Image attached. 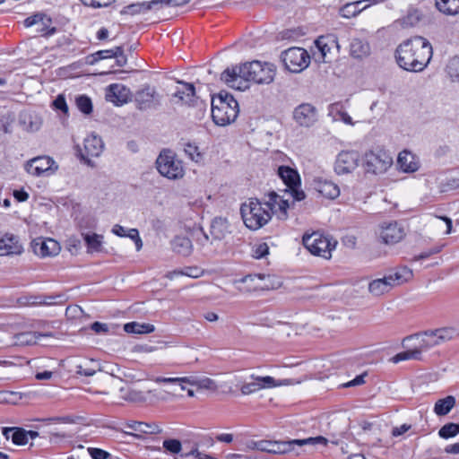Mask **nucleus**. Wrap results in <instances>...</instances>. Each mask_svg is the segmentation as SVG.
Masks as SVG:
<instances>
[{"label": "nucleus", "instance_id": "1", "mask_svg": "<svg viewBox=\"0 0 459 459\" xmlns=\"http://www.w3.org/2000/svg\"><path fill=\"white\" fill-rule=\"evenodd\" d=\"M276 67L271 63L253 61L232 68H227L221 75L229 87L245 91L248 82L257 84H270L275 77Z\"/></svg>", "mask_w": 459, "mask_h": 459}, {"label": "nucleus", "instance_id": "2", "mask_svg": "<svg viewBox=\"0 0 459 459\" xmlns=\"http://www.w3.org/2000/svg\"><path fill=\"white\" fill-rule=\"evenodd\" d=\"M433 55L429 41L416 36L403 41L395 50L399 66L409 72H421L429 65Z\"/></svg>", "mask_w": 459, "mask_h": 459}, {"label": "nucleus", "instance_id": "3", "mask_svg": "<svg viewBox=\"0 0 459 459\" xmlns=\"http://www.w3.org/2000/svg\"><path fill=\"white\" fill-rule=\"evenodd\" d=\"M238 115V104L232 95L221 92L212 100V117L218 126L234 122Z\"/></svg>", "mask_w": 459, "mask_h": 459}, {"label": "nucleus", "instance_id": "4", "mask_svg": "<svg viewBox=\"0 0 459 459\" xmlns=\"http://www.w3.org/2000/svg\"><path fill=\"white\" fill-rule=\"evenodd\" d=\"M240 213L244 224L252 230H256L264 226L270 220L271 215L256 198H249L240 207Z\"/></svg>", "mask_w": 459, "mask_h": 459}, {"label": "nucleus", "instance_id": "5", "mask_svg": "<svg viewBox=\"0 0 459 459\" xmlns=\"http://www.w3.org/2000/svg\"><path fill=\"white\" fill-rule=\"evenodd\" d=\"M156 169L162 177L169 180L181 179L185 176L183 161L168 149L161 151L157 157Z\"/></svg>", "mask_w": 459, "mask_h": 459}, {"label": "nucleus", "instance_id": "6", "mask_svg": "<svg viewBox=\"0 0 459 459\" xmlns=\"http://www.w3.org/2000/svg\"><path fill=\"white\" fill-rule=\"evenodd\" d=\"M304 247L314 255L330 259L332 251L337 245L336 240H333L328 236L316 231L311 234H304L302 238Z\"/></svg>", "mask_w": 459, "mask_h": 459}, {"label": "nucleus", "instance_id": "7", "mask_svg": "<svg viewBox=\"0 0 459 459\" xmlns=\"http://www.w3.org/2000/svg\"><path fill=\"white\" fill-rule=\"evenodd\" d=\"M393 164V157L383 149L367 152L363 157V167L366 173L381 175L385 173Z\"/></svg>", "mask_w": 459, "mask_h": 459}, {"label": "nucleus", "instance_id": "8", "mask_svg": "<svg viewBox=\"0 0 459 459\" xmlns=\"http://www.w3.org/2000/svg\"><path fill=\"white\" fill-rule=\"evenodd\" d=\"M58 168L56 160L48 155L30 159L24 165L26 172L37 178L53 176Z\"/></svg>", "mask_w": 459, "mask_h": 459}, {"label": "nucleus", "instance_id": "9", "mask_svg": "<svg viewBox=\"0 0 459 459\" xmlns=\"http://www.w3.org/2000/svg\"><path fill=\"white\" fill-rule=\"evenodd\" d=\"M285 67L291 73H300L310 64V56L302 48L293 47L281 53Z\"/></svg>", "mask_w": 459, "mask_h": 459}, {"label": "nucleus", "instance_id": "10", "mask_svg": "<svg viewBox=\"0 0 459 459\" xmlns=\"http://www.w3.org/2000/svg\"><path fill=\"white\" fill-rule=\"evenodd\" d=\"M359 153L357 151H342L334 162V171L338 175L351 173L359 166Z\"/></svg>", "mask_w": 459, "mask_h": 459}, {"label": "nucleus", "instance_id": "11", "mask_svg": "<svg viewBox=\"0 0 459 459\" xmlns=\"http://www.w3.org/2000/svg\"><path fill=\"white\" fill-rule=\"evenodd\" d=\"M250 379L252 381L244 383L240 387V392L243 395H249L262 389L273 388L280 385L270 376L259 377L251 375Z\"/></svg>", "mask_w": 459, "mask_h": 459}, {"label": "nucleus", "instance_id": "12", "mask_svg": "<svg viewBox=\"0 0 459 459\" xmlns=\"http://www.w3.org/2000/svg\"><path fill=\"white\" fill-rule=\"evenodd\" d=\"M31 247L34 254L40 257L55 256L61 250L59 243L50 238H37L33 239Z\"/></svg>", "mask_w": 459, "mask_h": 459}, {"label": "nucleus", "instance_id": "13", "mask_svg": "<svg viewBox=\"0 0 459 459\" xmlns=\"http://www.w3.org/2000/svg\"><path fill=\"white\" fill-rule=\"evenodd\" d=\"M23 252L19 238L12 233L0 232V256L18 255Z\"/></svg>", "mask_w": 459, "mask_h": 459}, {"label": "nucleus", "instance_id": "14", "mask_svg": "<svg viewBox=\"0 0 459 459\" xmlns=\"http://www.w3.org/2000/svg\"><path fill=\"white\" fill-rule=\"evenodd\" d=\"M380 238L387 245L400 242L405 236L404 229L396 221L383 223L379 232Z\"/></svg>", "mask_w": 459, "mask_h": 459}, {"label": "nucleus", "instance_id": "15", "mask_svg": "<svg viewBox=\"0 0 459 459\" xmlns=\"http://www.w3.org/2000/svg\"><path fill=\"white\" fill-rule=\"evenodd\" d=\"M319 55L315 54L316 61L326 63L333 48H339L337 38L334 35L321 36L315 41Z\"/></svg>", "mask_w": 459, "mask_h": 459}, {"label": "nucleus", "instance_id": "16", "mask_svg": "<svg viewBox=\"0 0 459 459\" xmlns=\"http://www.w3.org/2000/svg\"><path fill=\"white\" fill-rule=\"evenodd\" d=\"M294 442L293 440L290 441H269V440H261L258 442H255L253 445V448L266 452L270 454H286L292 450Z\"/></svg>", "mask_w": 459, "mask_h": 459}, {"label": "nucleus", "instance_id": "17", "mask_svg": "<svg viewBox=\"0 0 459 459\" xmlns=\"http://www.w3.org/2000/svg\"><path fill=\"white\" fill-rule=\"evenodd\" d=\"M158 97L159 95L154 88L145 85L136 91L134 100L139 109L146 110L152 108L158 102Z\"/></svg>", "mask_w": 459, "mask_h": 459}, {"label": "nucleus", "instance_id": "18", "mask_svg": "<svg viewBox=\"0 0 459 459\" xmlns=\"http://www.w3.org/2000/svg\"><path fill=\"white\" fill-rule=\"evenodd\" d=\"M103 142L101 138L94 134L87 135L83 142V152H82V159L90 163L89 157H99L103 151Z\"/></svg>", "mask_w": 459, "mask_h": 459}, {"label": "nucleus", "instance_id": "19", "mask_svg": "<svg viewBox=\"0 0 459 459\" xmlns=\"http://www.w3.org/2000/svg\"><path fill=\"white\" fill-rule=\"evenodd\" d=\"M262 204L266 208L268 213L271 216L273 213H277L280 212L281 216L286 217L289 203L275 192H270L265 199L262 202Z\"/></svg>", "mask_w": 459, "mask_h": 459}, {"label": "nucleus", "instance_id": "20", "mask_svg": "<svg viewBox=\"0 0 459 459\" xmlns=\"http://www.w3.org/2000/svg\"><path fill=\"white\" fill-rule=\"evenodd\" d=\"M294 119L302 126H310L316 121V108L308 103L299 105L294 110Z\"/></svg>", "mask_w": 459, "mask_h": 459}, {"label": "nucleus", "instance_id": "21", "mask_svg": "<svg viewBox=\"0 0 459 459\" xmlns=\"http://www.w3.org/2000/svg\"><path fill=\"white\" fill-rule=\"evenodd\" d=\"M179 87H178L174 97L182 104L193 105L197 99L194 84L185 82H179Z\"/></svg>", "mask_w": 459, "mask_h": 459}, {"label": "nucleus", "instance_id": "22", "mask_svg": "<svg viewBox=\"0 0 459 459\" xmlns=\"http://www.w3.org/2000/svg\"><path fill=\"white\" fill-rule=\"evenodd\" d=\"M19 123L27 132H37L42 126L41 117L35 112L23 111L19 116Z\"/></svg>", "mask_w": 459, "mask_h": 459}, {"label": "nucleus", "instance_id": "23", "mask_svg": "<svg viewBox=\"0 0 459 459\" xmlns=\"http://www.w3.org/2000/svg\"><path fill=\"white\" fill-rule=\"evenodd\" d=\"M385 276L388 281H390L392 289H394V287L402 285L411 280L413 273L410 268L403 266L395 268Z\"/></svg>", "mask_w": 459, "mask_h": 459}, {"label": "nucleus", "instance_id": "24", "mask_svg": "<svg viewBox=\"0 0 459 459\" xmlns=\"http://www.w3.org/2000/svg\"><path fill=\"white\" fill-rule=\"evenodd\" d=\"M412 339L419 340V342L420 343V347L423 348V350L428 351L435 346L440 345V341L437 338L436 333L434 330L426 331L422 333H417L413 335L407 336L403 339V342L406 341H410Z\"/></svg>", "mask_w": 459, "mask_h": 459}, {"label": "nucleus", "instance_id": "25", "mask_svg": "<svg viewBox=\"0 0 459 459\" xmlns=\"http://www.w3.org/2000/svg\"><path fill=\"white\" fill-rule=\"evenodd\" d=\"M107 96L117 105H122L127 102L130 96V90L123 84L113 83L108 86Z\"/></svg>", "mask_w": 459, "mask_h": 459}, {"label": "nucleus", "instance_id": "26", "mask_svg": "<svg viewBox=\"0 0 459 459\" xmlns=\"http://www.w3.org/2000/svg\"><path fill=\"white\" fill-rule=\"evenodd\" d=\"M229 232V222L227 219L216 217L212 221L210 234L213 240L223 239Z\"/></svg>", "mask_w": 459, "mask_h": 459}, {"label": "nucleus", "instance_id": "27", "mask_svg": "<svg viewBox=\"0 0 459 459\" xmlns=\"http://www.w3.org/2000/svg\"><path fill=\"white\" fill-rule=\"evenodd\" d=\"M328 116L332 118L333 121H342L349 126L354 125L352 118L345 111L343 105L340 102H335L329 105Z\"/></svg>", "mask_w": 459, "mask_h": 459}, {"label": "nucleus", "instance_id": "28", "mask_svg": "<svg viewBox=\"0 0 459 459\" xmlns=\"http://www.w3.org/2000/svg\"><path fill=\"white\" fill-rule=\"evenodd\" d=\"M350 54L357 59L365 58L370 54V46L368 41L354 38L350 44Z\"/></svg>", "mask_w": 459, "mask_h": 459}, {"label": "nucleus", "instance_id": "29", "mask_svg": "<svg viewBox=\"0 0 459 459\" xmlns=\"http://www.w3.org/2000/svg\"><path fill=\"white\" fill-rule=\"evenodd\" d=\"M45 20H47L48 22H50L49 19H47L44 14L38 13L31 15L24 20V25L25 27H32L34 25H37L38 28L36 29L37 32H40L44 35H51L55 32V28H51L50 30H47Z\"/></svg>", "mask_w": 459, "mask_h": 459}, {"label": "nucleus", "instance_id": "30", "mask_svg": "<svg viewBox=\"0 0 459 459\" xmlns=\"http://www.w3.org/2000/svg\"><path fill=\"white\" fill-rule=\"evenodd\" d=\"M278 175L287 187L292 188L293 186H299V176L293 169L287 166H280L278 168Z\"/></svg>", "mask_w": 459, "mask_h": 459}, {"label": "nucleus", "instance_id": "31", "mask_svg": "<svg viewBox=\"0 0 459 459\" xmlns=\"http://www.w3.org/2000/svg\"><path fill=\"white\" fill-rule=\"evenodd\" d=\"M392 290L390 281H388L386 276L372 280L368 283V291L375 297H380L385 293H388Z\"/></svg>", "mask_w": 459, "mask_h": 459}, {"label": "nucleus", "instance_id": "32", "mask_svg": "<svg viewBox=\"0 0 459 459\" xmlns=\"http://www.w3.org/2000/svg\"><path fill=\"white\" fill-rule=\"evenodd\" d=\"M172 248L178 254L187 256L191 254L193 245L191 240L183 236H177L171 242Z\"/></svg>", "mask_w": 459, "mask_h": 459}, {"label": "nucleus", "instance_id": "33", "mask_svg": "<svg viewBox=\"0 0 459 459\" xmlns=\"http://www.w3.org/2000/svg\"><path fill=\"white\" fill-rule=\"evenodd\" d=\"M397 164L403 172H414L418 169V164L414 161L413 155L406 151L399 153Z\"/></svg>", "mask_w": 459, "mask_h": 459}, {"label": "nucleus", "instance_id": "34", "mask_svg": "<svg viewBox=\"0 0 459 459\" xmlns=\"http://www.w3.org/2000/svg\"><path fill=\"white\" fill-rule=\"evenodd\" d=\"M126 427L137 433L143 434H157L161 431L160 427L155 423H146L143 421H130L126 423Z\"/></svg>", "mask_w": 459, "mask_h": 459}, {"label": "nucleus", "instance_id": "35", "mask_svg": "<svg viewBox=\"0 0 459 459\" xmlns=\"http://www.w3.org/2000/svg\"><path fill=\"white\" fill-rule=\"evenodd\" d=\"M316 189L323 196L329 199H334L340 195L339 186L332 181L318 182Z\"/></svg>", "mask_w": 459, "mask_h": 459}, {"label": "nucleus", "instance_id": "36", "mask_svg": "<svg viewBox=\"0 0 459 459\" xmlns=\"http://www.w3.org/2000/svg\"><path fill=\"white\" fill-rule=\"evenodd\" d=\"M87 246L88 253L100 252L102 250L103 236L96 233H82Z\"/></svg>", "mask_w": 459, "mask_h": 459}, {"label": "nucleus", "instance_id": "37", "mask_svg": "<svg viewBox=\"0 0 459 459\" xmlns=\"http://www.w3.org/2000/svg\"><path fill=\"white\" fill-rule=\"evenodd\" d=\"M158 7L159 2H157L156 0H152L150 2H143L129 4L125 8L124 13L134 15L141 13H147L148 11Z\"/></svg>", "mask_w": 459, "mask_h": 459}, {"label": "nucleus", "instance_id": "38", "mask_svg": "<svg viewBox=\"0 0 459 459\" xmlns=\"http://www.w3.org/2000/svg\"><path fill=\"white\" fill-rule=\"evenodd\" d=\"M455 404V398L448 395L443 399L436 402L434 406V412L438 416H444L450 412Z\"/></svg>", "mask_w": 459, "mask_h": 459}, {"label": "nucleus", "instance_id": "39", "mask_svg": "<svg viewBox=\"0 0 459 459\" xmlns=\"http://www.w3.org/2000/svg\"><path fill=\"white\" fill-rule=\"evenodd\" d=\"M119 393L123 400L130 403H143L146 399L143 392L131 387H121Z\"/></svg>", "mask_w": 459, "mask_h": 459}, {"label": "nucleus", "instance_id": "40", "mask_svg": "<svg viewBox=\"0 0 459 459\" xmlns=\"http://www.w3.org/2000/svg\"><path fill=\"white\" fill-rule=\"evenodd\" d=\"M154 325L151 324L131 322L124 325V330L128 333H150L154 331Z\"/></svg>", "mask_w": 459, "mask_h": 459}, {"label": "nucleus", "instance_id": "41", "mask_svg": "<svg viewBox=\"0 0 459 459\" xmlns=\"http://www.w3.org/2000/svg\"><path fill=\"white\" fill-rule=\"evenodd\" d=\"M437 7L446 14H456L459 13V0H437Z\"/></svg>", "mask_w": 459, "mask_h": 459}, {"label": "nucleus", "instance_id": "42", "mask_svg": "<svg viewBox=\"0 0 459 459\" xmlns=\"http://www.w3.org/2000/svg\"><path fill=\"white\" fill-rule=\"evenodd\" d=\"M184 152L186 155L195 163H200L204 160V153L201 152L199 147L194 143H185Z\"/></svg>", "mask_w": 459, "mask_h": 459}, {"label": "nucleus", "instance_id": "43", "mask_svg": "<svg viewBox=\"0 0 459 459\" xmlns=\"http://www.w3.org/2000/svg\"><path fill=\"white\" fill-rule=\"evenodd\" d=\"M186 383L190 385H195L199 388L207 389V390H213L216 388L215 382L209 378V377H186Z\"/></svg>", "mask_w": 459, "mask_h": 459}, {"label": "nucleus", "instance_id": "44", "mask_svg": "<svg viewBox=\"0 0 459 459\" xmlns=\"http://www.w3.org/2000/svg\"><path fill=\"white\" fill-rule=\"evenodd\" d=\"M446 73L453 82H459V56L449 60L446 65Z\"/></svg>", "mask_w": 459, "mask_h": 459}, {"label": "nucleus", "instance_id": "45", "mask_svg": "<svg viewBox=\"0 0 459 459\" xmlns=\"http://www.w3.org/2000/svg\"><path fill=\"white\" fill-rule=\"evenodd\" d=\"M459 434V424L458 423H447L445 424L438 431L440 437L447 439L454 437Z\"/></svg>", "mask_w": 459, "mask_h": 459}, {"label": "nucleus", "instance_id": "46", "mask_svg": "<svg viewBox=\"0 0 459 459\" xmlns=\"http://www.w3.org/2000/svg\"><path fill=\"white\" fill-rule=\"evenodd\" d=\"M75 103L78 109L85 115L92 112L91 100L86 95H80L75 99Z\"/></svg>", "mask_w": 459, "mask_h": 459}, {"label": "nucleus", "instance_id": "47", "mask_svg": "<svg viewBox=\"0 0 459 459\" xmlns=\"http://www.w3.org/2000/svg\"><path fill=\"white\" fill-rule=\"evenodd\" d=\"M437 338L441 343L452 340L456 335V330L453 327H444L434 330Z\"/></svg>", "mask_w": 459, "mask_h": 459}, {"label": "nucleus", "instance_id": "48", "mask_svg": "<svg viewBox=\"0 0 459 459\" xmlns=\"http://www.w3.org/2000/svg\"><path fill=\"white\" fill-rule=\"evenodd\" d=\"M11 439L14 445L24 446L28 443V433L27 430L21 428L13 427V433Z\"/></svg>", "mask_w": 459, "mask_h": 459}, {"label": "nucleus", "instance_id": "49", "mask_svg": "<svg viewBox=\"0 0 459 459\" xmlns=\"http://www.w3.org/2000/svg\"><path fill=\"white\" fill-rule=\"evenodd\" d=\"M439 191L448 192L459 188V178H446L439 184Z\"/></svg>", "mask_w": 459, "mask_h": 459}, {"label": "nucleus", "instance_id": "50", "mask_svg": "<svg viewBox=\"0 0 459 459\" xmlns=\"http://www.w3.org/2000/svg\"><path fill=\"white\" fill-rule=\"evenodd\" d=\"M178 275H186L192 278H197L201 275V271L197 267H187L185 271H173L168 274L169 279Z\"/></svg>", "mask_w": 459, "mask_h": 459}, {"label": "nucleus", "instance_id": "51", "mask_svg": "<svg viewBox=\"0 0 459 459\" xmlns=\"http://www.w3.org/2000/svg\"><path fill=\"white\" fill-rule=\"evenodd\" d=\"M294 444H297L299 446L303 445H322L326 446L327 439L322 436L315 437H308L305 439H293Z\"/></svg>", "mask_w": 459, "mask_h": 459}, {"label": "nucleus", "instance_id": "52", "mask_svg": "<svg viewBox=\"0 0 459 459\" xmlns=\"http://www.w3.org/2000/svg\"><path fill=\"white\" fill-rule=\"evenodd\" d=\"M192 238L200 246H205L209 241V235L201 227L193 230Z\"/></svg>", "mask_w": 459, "mask_h": 459}, {"label": "nucleus", "instance_id": "53", "mask_svg": "<svg viewBox=\"0 0 459 459\" xmlns=\"http://www.w3.org/2000/svg\"><path fill=\"white\" fill-rule=\"evenodd\" d=\"M181 443L178 439H167L163 441V447L171 454H178L181 450Z\"/></svg>", "mask_w": 459, "mask_h": 459}, {"label": "nucleus", "instance_id": "54", "mask_svg": "<svg viewBox=\"0 0 459 459\" xmlns=\"http://www.w3.org/2000/svg\"><path fill=\"white\" fill-rule=\"evenodd\" d=\"M126 237L131 238L134 242L137 251L141 250V248L143 247V241L140 238L139 231L137 229L127 230Z\"/></svg>", "mask_w": 459, "mask_h": 459}, {"label": "nucleus", "instance_id": "55", "mask_svg": "<svg viewBox=\"0 0 459 459\" xmlns=\"http://www.w3.org/2000/svg\"><path fill=\"white\" fill-rule=\"evenodd\" d=\"M269 253V247L266 243H261L255 247L253 256L256 259L264 258Z\"/></svg>", "mask_w": 459, "mask_h": 459}, {"label": "nucleus", "instance_id": "56", "mask_svg": "<svg viewBox=\"0 0 459 459\" xmlns=\"http://www.w3.org/2000/svg\"><path fill=\"white\" fill-rule=\"evenodd\" d=\"M114 51L116 52V55H114V57L116 58L117 65L120 67L125 66L127 63V58L126 55L124 54V49L121 46L114 48Z\"/></svg>", "mask_w": 459, "mask_h": 459}, {"label": "nucleus", "instance_id": "57", "mask_svg": "<svg viewBox=\"0 0 459 459\" xmlns=\"http://www.w3.org/2000/svg\"><path fill=\"white\" fill-rule=\"evenodd\" d=\"M58 298L59 297H54V296L36 297L35 300L32 302V304L51 306V305H55V304L57 303L56 301V299H58Z\"/></svg>", "mask_w": 459, "mask_h": 459}, {"label": "nucleus", "instance_id": "58", "mask_svg": "<svg viewBox=\"0 0 459 459\" xmlns=\"http://www.w3.org/2000/svg\"><path fill=\"white\" fill-rule=\"evenodd\" d=\"M53 106L56 109L61 110L65 114L68 112V106L63 95H58L56 98V100L53 101Z\"/></svg>", "mask_w": 459, "mask_h": 459}, {"label": "nucleus", "instance_id": "59", "mask_svg": "<svg viewBox=\"0 0 459 459\" xmlns=\"http://www.w3.org/2000/svg\"><path fill=\"white\" fill-rule=\"evenodd\" d=\"M88 452L92 459H108L109 454L100 448L89 447Z\"/></svg>", "mask_w": 459, "mask_h": 459}, {"label": "nucleus", "instance_id": "60", "mask_svg": "<svg viewBox=\"0 0 459 459\" xmlns=\"http://www.w3.org/2000/svg\"><path fill=\"white\" fill-rule=\"evenodd\" d=\"M156 383H164V384H182L186 383V377H156L154 379Z\"/></svg>", "mask_w": 459, "mask_h": 459}, {"label": "nucleus", "instance_id": "61", "mask_svg": "<svg viewBox=\"0 0 459 459\" xmlns=\"http://www.w3.org/2000/svg\"><path fill=\"white\" fill-rule=\"evenodd\" d=\"M156 1L159 2V6L168 5V6H174V7L184 6L190 2V0H156Z\"/></svg>", "mask_w": 459, "mask_h": 459}, {"label": "nucleus", "instance_id": "62", "mask_svg": "<svg viewBox=\"0 0 459 459\" xmlns=\"http://www.w3.org/2000/svg\"><path fill=\"white\" fill-rule=\"evenodd\" d=\"M439 252H440V248L439 247H433V248H431V249H429L428 251L421 252L420 254L415 255L412 258V261L424 260V259L429 258L432 255L437 254Z\"/></svg>", "mask_w": 459, "mask_h": 459}, {"label": "nucleus", "instance_id": "63", "mask_svg": "<svg viewBox=\"0 0 459 459\" xmlns=\"http://www.w3.org/2000/svg\"><path fill=\"white\" fill-rule=\"evenodd\" d=\"M85 5L94 8L108 6L111 0H81Z\"/></svg>", "mask_w": 459, "mask_h": 459}, {"label": "nucleus", "instance_id": "64", "mask_svg": "<svg viewBox=\"0 0 459 459\" xmlns=\"http://www.w3.org/2000/svg\"><path fill=\"white\" fill-rule=\"evenodd\" d=\"M411 429V425L409 424H403L399 427H394L392 430V435L394 437H399L405 432H407Z\"/></svg>", "mask_w": 459, "mask_h": 459}]
</instances>
